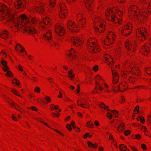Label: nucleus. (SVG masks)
Listing matches in <instances>:
<instances>
[{
	"instance_id": "a878e982",
	"label": "nucleus",
	"mask_w": 151,
	"mask_h": 151,
	"mask_svg": "<svg viewBox=\"0 0 151 151\" xmlns=\"http://www.w3.org/2000/svg\"><path fill=\"white\" fill-rule=\"evenodd\" d=\"M119 148L122 151H125L127 149V147L124 145L122 144L119 146Z\"/></svg>"
},
{
	"instance_id": "c03bdc74",
	"label": "nucleus",
	"mask_w": 151,
	"mask_h": 151,
	"mask_svg": "<svg viewBox=\"0 0 151 151\" xmlns=\"http://www.w3.org/2000/svg\"><path fill=\"white\" fill-rule=\"evenodd\" d=\"M124 133L125 135H127L130 134V131L129 130H126L124 132Z\"/></svg>"
},
{
	"instance_id": "8fccbe9b",
	"label": "nucleus",
	"mask_w": 151,
	"mask_h": 151,
	"mask_svg": "<svg viewBox=\"0 0 151 151\" xmlns=\"http://www.w3.org/2000/svg\"><path fill=\"white\" fill-rule=\"evenodd\" d=\"M141 147L142 149L144 150H146L147 149V147L144 144H142L141 145Z\"/></svg>"
},
{
	"instance_id": "aec40b11",
	"label": "nucleus",
	"mask_w": 151,
	"mask_h": 151,
	"mask_svg": "<svg viewBox=\"0 0 151 151\" xmlns=\"http://www.w3.org/2000/svg\"><path fill=\"white\" fill-rule=\"evenodd\" d=\"M132 43L129 42H127L125 44V47L127 49L129 50H133L134 47H133V48L132 47Z\"/></svg>"
},
{
	"instance_id": "4d7b16f0",
	"label": "nucleus",
	"mask_w": 151,
	"mask_h": 151,
	"mask_svg": "<svg viewBox=\"0 0 151 151\" xmlns=\"http://www.w3.org/2000/svg\"><path fill=\"white\" fill-rule=\"evenodd\" d=\"M94 124L96 126H98L99 125V123L97 121H95L94 122Z\"/></svg>"
},
{
	"instance_id": "dca6fc26",
	"label": "nucleus",
	"mask_w": 151,
	"mask_h": 151,
	"mask_svg": "<svg viewBox=\"0 0 151 151\" xmlns=\"http://www.w3.org/2000/svg\"><path fill=\"white\" fill-rule=\"evenodd\" d=\"M112 113L114 114L115 117H117L118 115V112L116 110H111V112L109 111L107 113V116L109 119H111L112 117Z\"/></svg>"
},
{
	"instance_id": "13d9d810",
	"label": "nucleus",
	"mask_w": 151,
	"mask_h": 151,
	"mask_svg": "<svg viewBox=\"0 0 151 151\" xmlns=\"http://www.w3.org/2000/svg\"><path fill=\"white\" fill-rule=\"evenodd\" d=\"M40 122L42 123H43L45 125L47 126V127H49V128H50V127L46 123H45L44 122H42L40 120H39Z\"/></svg>"
},
{
	"instance_id": "603ef678",
	"label": "nucleus",
	"mask_w": 151,
	"mask_h": 151,
	"mask_svg": "<svg viewBox=\"0 0 151 151\" xmlns=\"http://www.w3.org/2000/svg\"><path fill=\"white\" fill-rule=\"evenodd\" d=\"M124 29L126 30H128V29H129L130 30L131 29L130 28V27H129L128 25H126L124 27Z\"/></svg>"
},
{
	"instance_id": "c756f323",
	"label": "nucleus",
	"mask_w": 151,
	"mask_h": 151,
	"mask_svg": "<svg viewBox=\"0 0 151 151\" xmlns=\"http://www.w3.org/2000/svg\"><path fill=\"white\" fill-rule=\"evenodd\" d=\"M68 73L69 74V77L72 78L74 76V74L73 73L71 70H70L68 71Z\"/></svg>"
},
{
	"instance_id": "5701e85b",
	"label": "nucleus",
	"mask_w": 151,
	"mask_h": 151,
	"mask_svg": "<svg viewBox=\"0 0 151 151\" xmlns=\"http://www.w3.org/2000/svg\"><path fill=\"white\" fill-rule=\"evenodd\" d=\"M88 146L89 147H93L94 148H96L97 147V144L96 143H95V144H93L91 142L88 141Z\"/></svg>"
},
{
	"instance_id": "412c9836",
	"label": "nucleus",
	"mask_w": 151,
	"mask_h": 151,
	"mask_svg": "<svg viewBox=\"0 0 151 151\" xmlns=\"http://www.w3.org/2000/svg\"><path fill=\"white\" fill-rule=\"evenodd\" d=\"M8 32L6 31H4L3 33L0 35V37L2 38L6 39H7Z\"/></svg>"
},
{
	"instance_id": "2f4dec72",
	"label": "nucleus",
	"mask_w": 151,
	"mask_h": 151,
	"mask_svg": "<svg viewBox=\"0 0 151 151\" xmlns=\"http://www.w3.org/2000/svg\"><path fill=\"white\" fill-rule=\"evenodd\" d=\"M18 46H19L21 48V52H22L23 51H24V48L23 47H22L21 46V45H20L19 44H18V43L17 44V46H16V48H17L19 50V48H17V47H18Z\"/></svg>"
},
{
	"instance_id": "9d476101",
	"label": "nucleus",
	"mask_w": 151,
	"mask_h": 151,
	"mask_svg": "<svg viewBox=\"0 0 151 151\" xmlns=\"http://www.w3.org/2000/svg\"><path fill=\"white\" fill-rule=\"evenodd\" d=\"M111 71L113 77V83L114 84L116 83L119 79L118 73L116 71H114L112 69H111Z\"/></svg>"
},
{
	"instance_id": "473e14b6",
	"label": "nucleus",
	"mask_w": 151,
	"mask_h": 151,
	"mask_svg": "<svg viewBox=\"0 0 151 151\" xmlns=\"http://www.w3.org/2000/svg\"><path fill=\"white\" fill-rule=\"evenodd\" d=\"M100 107L102 108H104L105 109H106L108 108V106L105 105L103 103H101L100 104Z\"/></svg>"
},
{
	"instance_id": "c9c22d12",
	"label": "nucleus",
	"mask_w": 151,
	"mask_h": 151,
	"mask_svg": "<svg viewBox=\"0 0 151 151\" xmlns=\"http://www.w3.org/2000/svg\"><path fill=\"white\" fill-rule=\"evenodd\" d=\"M72 51H70L69 52V54L68 55L69 56V57L70 58H73L74 56H75V55H73L72 53Z\"/></svg>"
},
{
	"instance_id": "4be33fe9",
	"label": "nucleus",
	"mask_w": 151,
	"mask_h": 151,
	"mask_svg": "<svg viewBox=\"0 0 151 151\" xmlns=\"http://www.w3.org/2000/svg\"><path fill=\"white\" fill-rule=\"evenodd\" d=\"M117 130L119 132H122L124 129V126L122 124H120L117 128Z\"/></svg>"
},
{
	"instance_id": "3c124183",
	"label": "nucleus",
	"mask_w": 151,
	"mask_h": 151,
	"mask_svg": "<svg viewBox=\"0 0 151 151\" xmlns=\"http://www.w3.org/2000/svg\"><path fill=\"white\" fill-rule=\"evenodd\" d=\"M146 71L147 73L151 75V69H150V68L147 69Z\"/></svg>"
},
{
	"instance_id": "423d86ee",
	"label": "nucleus",
	"mask_w": 151,
	"mask_h": 151,
	"mask_svg": "<svg viewBox=\"0 0 151 151\" xmlns=\"http://www.w3.org/2000/svg\"><path fill=\"white\" fill-rule=\"evenodd\" d=\"M55 31L57 34L60 36H62L64 34V29L58 24L56 25L55 27Z\"/></svg>"
},
{
	"instance_id": "6ab92c4d",
	"label": "nucleus",
	"mask_w": 151,
	"mask_h": 151,
	"mask_svg": "<svg viewBox=\"0 0 151 151\" xmlns=\"http://www.w3.org/2000/svg\"><path fill=\"white\" fill-rule=\"evenodd\" d=\"M51 37V34L50 31L48 30L46 32V34L43 36V38L46 40H50Z\"/></svg>"
},
{
	"instance_id": "ddd939ff",
	"label": "nucleus",
	"mask_w": 151,
	"mask_h": 151,
	"mask_svg": "<svg viewBox=\"0 0 151 151\" xmlns=\"http://www.w3.org/2000/svg\"><path fill=\"white\" fill-rule=\"evenodd\" d=\"M150 50L148 47L146 45H144L142 47L140 51L142 52L143 54L145 55L149 53Z\"/></svg>"
},
{
	"instance_id": "4468645a",
	"label": "nucleus",
	"mask_w": 151,
	"mask_h": 151,
	"mask_svg": "<svg viewBox=\"0 0 151 151\" xmlns=\"http://www.w3.org/2000/svg\"><path fill=\"white\" fill-rule=\"evenodd\" d=\"M101 77L99 75H97L96 77V87L95 88V89L96 90V89L97 88L99 89L100 91H101L103 89V88L100 85L99 83L97 82L96 80H99L100 79Z\"/></svg>"
},
{
	"instance_id": "052dcab7",
	"label": "nucleus",
	"mask_w": 151,
	"mask_h": 151,
	"mask_svg": "<svg viewBox=\"0 0 151 151\" xmlns=\"http://www.w3.org/2000/svg\"><path fill=\"white\" fill-rule=\"evenodd\" d=\"M148 7L149 9H151V1H150V2H149L148 4Z\"/></svg>"
},
{
	"instance_id": "58836bf2",
	"label": "nucleus",
	"mask_w": 151,
	"mask_h": 151,
	"mask_svg": "<svg viewBox=\"0 0 151 151\" xmlns=\"http://www.w3.org/2000/svg\"><path fill=\"white\" fill-rule=\"evenodd\" d=\"M87 137H92V136H91L89 134V133H87L85 134L84 136V138H86Z\"/></svg>"
},
{
	"instance_id": "20e7f679",
	"label": "nucleus",
	"mask_w": 151,
	"mask_h": 151,
	"mask_svg": "<svg viewBox=\"0 0 151 151\" xmlns=\"http://www.w3.org/2000/svg\"><path fill=\"white\" fill-rule=\"evenodd\" d=\"M114 14L113 11L112 10H109L107 11L106 15L107 16H108V14L109 15V16L111 17V19L112 22L115 23L118 22L119 24H121L118 18L116 17L113 14Z\"/></svg>"
},
{
	"instance_id": "5fc2aeb1",
	"label": "nucleus",
	"mask_w": 151,
	"mask_h": 151,
	"mask_svg": "<svg viewBox=\"0 0 151 151\" xmlns=\"http://www.w3.org/2000/svg\"><path fill=\"white\" fill-rule=\"evenodd\" d=\"M130 148L132 149L133 151H138V150L136 148H135L134 147L130 146Z\"/></svg>"
},
{
	"instance_id": "7ed1b4c3",
	"label": "nucleus",
	"mask_w": 151,
	"mask_h": 151,
	"mask_svg": "<svg viewBox=\"0 0 151 151\" xmlns=\"http://www.w3.org/2000/svg\"><path fill=\"white\" fill-rule=\"evenodd\" d=\"M20 19H21L22 22H24L25 23L26 22L28 23L31 21L32 23L36 24L38 22L37 20L34 17H31L28 19L25 15H21Z\"/></svg>"
},
{
	"instance_id": "6e6d98bb",
	"label": "nucleus",
	"mask_w": 151,
	"mask_h": 151,
	"mask_svg": "<svg viewBox=\"0 0 151 151\" xmlns=\"http://www.w3.org/2000/svg\"><path fill=\"white\" fill-rule=\"evenodd\" d=\"M45 99L49 102H50V99L48 96H46L45 97Z\"/></svg>"
},
{
	"instance_id": "a18cd8bd",
	"label": "nucleus",
	"mask_w": 151,
	"mask_h": 151,
	"mask_svg": "<svg viewBox=\"0 0 151 151\" xmlns=\"http://www.w3.org/2000/svg\"><path fill=\"white\" fill-rule=\"evenodd\" d=\"M9 69V67L6 65L4 66V67L3 68V70L5 71H6L7 70Z\"/></svg>"
},
{
	"instance_id": "cd10ccee",
	"label": "nucleus",
	"mask_w": 151,
	"mask_h": 151,
	"mask_svg": "<svg viewBox=\"0 0 151 151\" xmlns=\"http://www.w3.org/2000/svg\"><path fill=\"white\" fill-rule=\"evenodd\" d=\"M125 30H122V35L126 36H127L129 35L131 32V31H129L128 33H127L126 32H125Z\"/></svg>"
},
{
	"instance_id": "f257e3e1",
	"label": "nucleus",
	"mask_w": 151,
	"mask_h": 151,
	"mask_svg": "<svg viewBox=\"0 0 151 151\" xmlns=\"http://www.w3.org/2000/svg\"><path fill=\"white\" fill-rule=\"evenodd\" d=\"M0 12L2 14L7 12L6 17L7 22L12 23L14 22V20L17 18L16 15H14L12 11H10L5 5L0 4Z\"/></svg>"
},
{
	"instance_id": "bb28decb",
	"label": "nucleus",
	"mask_w": 151,
	"mask_h": 151,
	"mask_svg": "<svg viewBox=\"0 0 151 151\" xmlns=\"http://www.w3.org/2000/svg\"><path fill=\"white\" fill-rule=\"evenodd\" d=\"M87 126L88 127L93 128V124L91 121H89L87 123Z\"/></svg>"
},
{
	"instance_id": "393cba45",
	"label": "nucleus",
	"mask_w": 151,
	"mask_h": 151,
	"mask_svg": "<svg viewBox=\"0 0 151 151\" xmlns=\"http://www.w3.org/2000/svg\"><path fill=\"white\" fill-rule=\"evenodd\" d=\"M80 101L81 102V103L79 104V103H78L77 102L78 105V106H80L82 107L85 108V107L83 106V105H87V101L86 100L84 101Z\"/></svg>"
},
{
	"instance_id": "e2e57ef3",
	"label": "nucleus",
	"mask_w": 151,
	"mask_h": 151,
	"mask_svg": "<svg viewBox=\"0 0 151 151\" xmlns=\"http://www.w3.org/2000/svg\"><path fill=\"white\" fill-rule=\"evenodd\" d=\"M117 0L118 2H120L121 3H123L125 1V0Z\"/></svg>"
},
{
	"instance_id": "79ce46f5",
	"label": "nucleus",
	"mask_w": 151,
	"mask_h": 151,
	"mask_svg": "<svg viewBox=\"0 0 151 151\" xmlns=\"http://www.w3.org/2000/svg\"><path fill=\"white\" fill-rule=\"evenodd\" d=\"M133 138L137 139H139L140 138V136L139 134H137L134 136Z\"/></svg>"
},
{
	"instance_id": "2eb2a0df",
	"label": "nucleus",
	"mask_w": 151,
	"mask_h": 151,
	"mask_svg": "<svg viewBox=\"0 0 151 151\" xmlns=\"http://www.w3.org/2000/svg\"><path fill=\"white\" fill-rule=\"evenodd\" d=\"M139 32L140 33L141 36L145 38L147 35H148V33L145 28L142 27L139 30Z\"/></svg>"
},
{
	"instance_id": "0e129e2a",
	"label": "nucleus",
	"mask_w": 151,
	"mask_h": 151,
	"mask_svg": "<svg viewBox=\"0 0 151 151\" xmlns=\"http://www.w3.org/2000/svg\"><path fill=\"white\" fill-rule=\"evenodd\" d=\"M139 107L138 106H137L135 108V110H137V112H139Z\"/></svg>"
},
{
	"instance_id": "0eeeda50",
	"label": "nucleus",
	"mask_w": 151,
	"mask_h": 151,
	"mask_svg": "<svg viewBox=\"0 0 151 151\" xmlns=\"http://www.w3.org/2000/svg\"><path fill=\"white\" fill-rule=\"evenodd\" d=\"M68 28L72 32H75L78 30V29H77L74 23L72 21L68 22L67 25Z\"/></svg>"
},
{
	"instance_id": "de8ad7c7",
	"label": "nucleus",
	"mask_w": 151,
	"mask_h": 151,
	"mask_svg": "<svg viewBox=\"0 0 151 151\" xmlns=\"http://www.w3.org/2000/svg\"><path fill=\"white\" fill-rule=\"evenodd\" d=\"M93 68L94 71H97L98 69V66L97 65H95Z\"/></svg>"
},
{
	"instance_id": "6e6552de",
	"label": "nucleus",
	"mask_w": 151,
	"mask_h": 151,
	"mask_svg": "<svg viewBox=\"0 0 151 151\" xmlns=\"http://www.w3.org/2000/svg\"><path fill=\"white\" fill-rule=\"evenodd\" d=\"M23 29L25 31L31 34H33L37 33V31L34 28L27 26H26L24 27Z\"/></svg>"
},
{
	"instance_id": "72a5a7b5",
	"label": "nucleus",
	"mask_w": 151,
	"mask_h": 151,
	"mask_svg": "<svg viewBox=\"0 0 151 151\" xmlns=\"http://www.w3.org/2000/svg\"><path fill=\"white\" fill-rule=\"evenodd\" d=\"M8 102L9 104H10V105H11L12 106H18V107H19V108H20L19 107V106H18V104H15L14 102H11L9 101H8Z\"/></svg>"
},
{
	"instance_id": "f704fd0d",
	"label": "nucleus",
	"mask_w": 151,
	"mask_h": 151,
	"mask_svg": "<svg viewBox=\"0 0 151 151\" xmlns=\"http://www.w3.org/2000/svg\"><path fill=\"white\" fill-rule=\"evenodd\" d=\"M139 119L140 121L142 123H144L145 122L144 118L142 116H139Z\"/></svg>"
},
{
	"instance_id": "7c9ffc66",
	"label": "nucleus",
	"mask_w": 151,
	"mask_h": 151,
	"mask_svg": "<svg viewBox=\"0 0 151 151\" xmlns=\"http://www.w3.org/2000/svg\"><path fill=\"white\" fill-rule=\"evenodd\" d=\"M108 35H111V38L113 41L115 39L114 37L115 36V34L113 32H110L108 33Z\"/></svg>"
},
{
	"instance_id": "a211bd4d",
	"label": "nucleus",
	"mask_w": 151,
	"mask_h": 151,
	"mask_svg": "<svg viewBox=\"0 0 151 151\" xmlns=\"http://www.w3.org/2000/svg\"><path fill=\"white\" fill-rule=\"evenodd\" d=\"M92 1L93 0H84L86 7L89 11H91V9L92 6L91 4V3L92 2Z\"/></svg>"
},
{
	"instance_id": "338daca9",
	"label": "nucleus",
	"mask_w": 151,
	"mask_h": 151,
	"mask_svg": "<svg viewBox=\"0 0 151 151\" xmlns=\"http://www.w3.org/2000/svg\"><path fill=\"white\" fill-rule=\"evenodd\" d=\"M99 149L100 151H103L104 150L103 148L102 147H99Z\"/></svg>"
},
{
	"instance_id": "f8f14e48",
	"label": "nucleus",
	"mask_w": 151,
	"mask_h": 151,
	"mask_svg": "<svg viewBox=\"0 0 151 151\" xmlns=\"http://www.w3.org/2000/svg\"><path fill=\"white\" fill-rule=\"evenodd\" d=\"M60 16L61 18L63 19L66 16L65 13H66V10L64 8V4H63L60 6Z\"/></svg>"
},
{
	"instance_id": "a19ab883",
	"label": "nucleus",
	"mask_w": 151,
	"mask_h": 151,
	"mask_svg": "<svg viewBox=\"0 0 151 151\" xmlns=\"http://www.w3.org/2000/svg\"><path fill=\"white\" fill-rule=\"evenodd\" d=\"M66 127L70 131L72 129L70 126V125L69 124H68L66 126Z\"/></svg>"
},
{
	"instance_id": "1a4fd4ad",
	"label": "nucleus",
	"mask_w": 151,
	"mask_h": 151,
	"mask_svg": "<svg viewBox=\"0 0 151 151\" xmlns=\"http://www.w3.org/2000/svg\"><path fill=\"white\" fill-rule=\"evenodd\" d=\"M17 4L15 6L17 9H23L25 4V0H17Z\"/></svg>"
},
{
	"instance_id": "49530a36",
	"label": "nucleus",
	"mask_w": 151,
	"mask_h": 151,
	"mask_svg": "<svg viewBox=\"0 0 151 151\" xmlns=\"http://www.w3.org/2000/svg\"><path fill=\"white\" fill-rule=\"evenodd\" d=\"M15 81H16V82H15L14 80L13 81H12V83H16V84H17V85H19V81H18V80H17V79H14Z\"/></svg>"
},
{
	"instance_id": "b1692460",
	"label": "nucleus",
	"mask_w": 151,
	"mask_h": 151,
	"mask_svg": "<svg viewBox=\"0 0 151 151\" xmlns=\"http://www.w3.org/2000/svg\"><path fill=\"white\" fill-rule=\"evenodd\" d=\"M50 22V19L49 18H45L43 19L42 23L44 24H49Z\"/></svg>"
},
{
	"instance_id": "39448f33",
	"label": "nucleus",
	"mask_w": 151,
	"mask_h": 151,
	"mask_svg": "<svg viewBox=\"0 0 151 151\" xmlns=\"http://www.w3.org/2000/svg\"><path fill=\"white\" fill-rule=\"evenodd\" d=\"M70 38L72 42L75 46H80L82 44L81 40L78 37L73 36Z\"/></svg>"
},
{
	"instance_id": "f3484780",
	"label": "nucleus",
	"mask_w": 151,
	"mask_h": 151,
	"mask_svg": "<svg viewBox=\"0 0 151 151\" xmlns=\"http://www.w3.org/2000/svg\"><path fill=\"white\" fill-rule=\"evenodd\" d=\"M99 28H98L96 26H95V25L94 26V29L96 30H98L99 32H100V30L103 32L105 30L104 25L101 22H99Z\"/></svg>"
},
{
	"instance_id": "09e8293b",
	"label": "nucleus",
	"mask_w": 151,
	"mask_h": 151,
	"mask_svg": "<svg viewBox=\"0 0 151 151\" xmlns=\"http://www.w3.org/2000/svg\"><path fill=\"white\" fill-rule=\"evenodd\" d=\"M12 92H13L16 95H17L18 96L21 97V96H20L19 95H18V93H17V91L15 90L14 89H12Z\"/></svg>"
},
{
	"instance_id": "f03ea898",
	"label": "nucleus",
	"mask_w": 151,
	"mask_h": 151,
	"mask_svg": "<svg viewBox=\"0 0 151 151\" xmlns=\"http://www.w3.org/2000/svg\"><path fill=\"white\" fill-rule=\"evenodd\" d=\"M87 45L88 49H91L93 52H96L99 51V47L93 42L90 43L89 41H88Z\"/></svg>"
},
{
	"instance_id": "c85d7f7f",
	"label": "nucleus",
	"mask_w": 151,
	"mask_h": 151,
	"mask_svg": "<svg viewBox=\"0 0 151 151\" xmlns=\"http://www.w3.org/2000/svg\"><path fill=\"white\" fill-rule=\"evenodd\" d=\"M79 21L80 22V24L82 25V27H83L84 26V24L85 22V21L84 19L82 18V19H80Z\"/></svg>"
},
{
	"instance_id": "37998d69",
	"label": "nucleus",
	"mask_w": 151,
	"mask_h": 151,
	"mask_svg": "<svg viewBox=\"0 0 151 151\" xmlns=\"http://www.w3.org/2000/svg\"><path fill=\"white\" fill-rule=\"evenodd\" d=\"M35 91L36 92H40V91L39 88L37 86L35 88Z\"/></svg>"
},
{
	"instance_id": "ea45409f",
	"label": "nucleus",
	"mask_w": 151,
	"mask_h": 151,
	"mask_svg": "<svg viewBox=\"0 0 151 151\" xmlns=\"http://www.w3.org/2000/svg\"><path fill=\"white\" fill-rule=\"evenodd\" d=\"M12 73L10 71H8L6 73V76L9 77L12 76Z\"/></svg>"
},
{
	"instance_id": "bf43d9fd",
	"label": "nucleus",
	"mask_w": 151,
	"mask_h": 151,
	"mask_svg": "<svg viewBox=\"0 0 151 151\" xmlns=\"http://www.w3.org/2000/svg\"><path fill=\"white\" fill-rule=\"evenodd\" d=\"M31 109L33 110H34L35 111L37 110V108H35V107L33 106L31 107Z\"/></svg>"
},
{
	"instance_id": "69168bd1",
	"label": "nucleus",
	"mask_w": 151,
	"mask_h": 151,
	"mask_svg": "<svg viewBox=\"0 0 151 151\" xmlns=\"http://www.w3.org/2000/svg\"><path fill=\"white\" fill-rule=\"evenodd\" d=\"M54 45L55 47H57V46H58L59 45L57 43L54 42Z\"/></svg>"
},
{
	"instance_id": "4c0bfd02",
	"label": "nucleus",
	"mask_w": 151,
	"mask_h": 151,
	"mask_svg": "<svg viewBox=\"0 0 151 151\" xmlns=\"http://www.w3.org/2000/svg\"><path fill=\"white\" fill-rule=\"evenodd\" d=\"M1 63L2 65L4 66L6 65L7 64V63L6 61L4 60H2Z\"/></svg>"
},
{
	"instance_id": "864d4df0",
	"label": "nucleus",
	"mask_w": 151,
	"mask_h": 151,
	"mask_svg": "<svg viewBox=\"0 0 151 151\" xmlns=\"http://www.w3.org/2000/svg\"><path fill=\"white\" fill-rule=\"evenodd\" d=\"M113 88H115V90L118 89L119 91H120V90L119 89L120 88L119 86L118 85H117L116 86H115L114 85L113 86Z\"/></svg>"
},
{
	"instance_id": "e433bc0d",
	"label": "nucleus",
	"mask_w": 151,
	"mask_h": 151,
	"mask_svg": "<svg viewBox=\"0 0 151 151\" xmlns=\"http://www.w3.org/2000/svg\"><path fill=\"white\" fill-rule=\"evenodd\" d=\"M55 0H50V5L53 7L54 6V5H53V4H55Z\"/></svg>"
},
{
	"instance_id": "680f3d73",
	"label": "nucleus",
	"mask_w": 151,
	"mask_h": 151,
	"mask_svg": "<svg viewBox=\"0 0 151 151\" xmlns=\"http://www.w3.org/2000/svg\"><path fill=\"white\" fill-rule=\"evenodd\" d=\"M57 39L59 42H61L63 40V39L60 37H58Z\"/></svg>"
},
{
	"instance_id": "9b49d317",
	"label": "nucleus",
	"mask_w": 151,
	"mask_h": 151,
	"mask_svg": "<svg viewBox=\"0 0 151 151\" xmlns=\"http://www.w3.org/2000/svg\"><path fill=\"white\" fill-rule=\"evenodd\" d=\"M44 5L42 3L39 2L37 6L36 7V10L37 12L43 14L44 12Z\"/></svg>"
},
{
	"instance_id": "774afa93",
	"label": "nucleus",
	"mask_w": 151,
	"mask_h": 151,
	"mask_svg": "<svg viewBox=\"0 0 151 151\" xmlns=\"http://www.w3.org/2000/svg\"><path fill=\"white\" fill-rule=\"evenodd\" d=\"M148 121L150 122L151 123V116H149L148 117Z\"/></svg>"
}]
</instances>
